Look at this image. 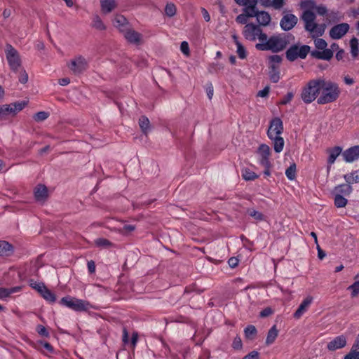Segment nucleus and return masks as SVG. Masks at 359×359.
<instances>
[{
	"label": "nucleus",
	"instance_id": "obj_19",
	"mask_svg": "<svg viewBox=\"0 0 359 359\" xmlns=\"http://www.w3.org/2000/svg\"><path fill=\"white\" fill-rule=\"evenodd\" d=\"M113 25L121 33H123L129 27L127 19L121 15H117L114 17Z\"/></svg>",
	"mask_w": 359,
	"mask_h": 359
},
{
	"label": "nucleus",
	"instance_id": "obj_10",
	"mask_svg": "<svg viewBox=\"0 0 359 359\" xmlns=\"http://www.w3.org/2000/svg\"><path fill=\"white\" fill-rule=\"evenodd\" d=\"M310 51V46L303 45L299 47L297 45H293L286 51V57L289 61H294L298 57L304 59Z\"/></svg>",
	"mask_w": 359,
	"mask_h": 359
},
{
	"label": "nucleus",
	"instance_id": "obj_24",
	"mask_svg": "<svg viewBox=\"0 0 359 359\" xmlns=\"http://www.w3.org/2000/svg\"><path fill=\"white\" fill-rule=\"evenodd\" d=\"M257 4V0H251L248 5L244 6L243 13L248 15V18L255 17L257 13L256 9Z\"/></svg>",
	"mask_w": 359,
	"mask_h": 359
},
{
	"label": "nucleus",
	"instance_id": "obj_20",
	"mask_svg": "<svg viewBox=\"0 0 359 359\" xmlns=\"http://www.w3.org/2000/svg\"><path fill=\"white\" fill-rule=\"evenodd\" d=\"M327 153L329 154V156L327 158L328 163V169L335 162L337 158L341 154H342V148L340 147H334L333 148H330L327 149Z\"/></svg>",
	"mask_w": 359,
	"mask_h": 359
},
{
	"label": "nucleus",
	"instance_id": "obj_35",
	"mask_svg": "<svg viewBox=\"0 0 359 359\" xmlns=\"http://www.w3.org/2000/svg\"><path fill=\"white\" fill-rule=\"evenodd\" d=\"M347 203L348 201L345 197L340 194H334V203L337 208H344Z\"/></svg>",
	"mask_w": 359,
	"mask_h": 359
},
{
	"label": "nucleus",
	"instance_id": "obj_49",
	"mask_svg": "<svg viewBox=\"0 0 359 359\" xmlns=\"http://www.w3.org/2000/svg\"><path fill=\"white\" fill-rule=\"evenodd\" d=\"M37 344L43 346L50 353H53L54 352L53 347L48 342L43 341H37Z\"/></svg>",
	"mask_w": 359,
	"mask_h": 359
},
{
	"label": "nucleus",
	"instance_id": "obj_55",
	"mask_svg": "<svg viewBox=\"0 0 359 359\" xmlns=\"http://www.w3.org/2000/svg\"><path fill=\"white\" fill-rule=\"evenodd\" d=\"M284 6V0H272V7L275 9H280Z\"/></svg>",
	"mask_w": 359,
	"mask_h": 359
},
{
	"label": "nucleus",
	"instance_id": "obj_37",
	"mask_svg": "<svg viewBox=\"0 0 359 359\" xmlns=\"http://www.w3.org/2000/svg\"><path fill=\"white\" fill-rule=\"evenodd\" d=\"M351 53L353 57L358 55V41L356 38L353 37L350 41Z\"/></svg>",
	"mask_w": 359,
	"mask_h": 359
},
{
	"label": "nucleus",
	"instance_id": "obj_17",
	"mask_svg": "<svg viewBox=\"0 0 359 359\" xmlns=\"http://www.w3.org/2000/svg\"><path fill=\"white\" fill-rule=\"evenodd\" d=\"M344 160L347 163H351L359 158V146H354L345 150L342 153Z\"/></svg>",
	"mask_w": 359,
	"mask_h": 359
},
{
	"label": "nucleus",
	"instance_id": "obj_7",
	"mask_svg": "<svg viewBox=\"0 0 359 359\" xmlns=\"http://www.w3.org/2000/svg\"><path fill=\"white\" fill-rule=\"evenodd\" d=\"M60 304L75 311H85L91 308L90 304L85 300L66 296L62 297Z\"/></svg>",
	"mask_w": 359,
	"mask_h": 359
},
{
	"label": "nucleus",
	"instance_id": "obj_23",
	"mask_svg": "<svg viewBox=\"0 0 359 359\" xmlns=\"http://www.w3.org/2000/svg\"><path fill=\"white\" fill-rule=\"evenodd\" d=\"M353 191L351 185L347 184H341L337 185L334 189V194H340L341 196H349Z\"/></svg>",
	"mask_w": 359,
	"mask_h": 359
},
{
	"label": "nucleus",
	"instance_id": "obj_32",
	"mask_svg": "<svg viewBox=\"0 0 359 359\" xmlns=\"http://www.w3.org/2000/svg\"><path fill=\"white\" fill-rule=\"evenodd\" d=\"M242 177L246 181H252L257 179L259 175L249 168H243L242 170Z\"/></svg>",
	"mask_w": 359,
	"mask_h": 359
},
{
	"label": "nucleus",
	"instance_id": "obj_13",
	"mask_svg": "<svg viewBox=\"0 0 359 359\" xmlns=\"http://www.w3.org/2000/svg\"><path fill=\"white\" fill-rule=\"evenodd\" d=\"M349 25L347 23H341L334 26L330 31V36L333 39H339L342 38L348 31Z\"/></svg>",
	"mask_w": 359,
	"mask_h": 359
},
{
	"label": "nucleus",
	"instance_id": "obj_3",
	"mask_svg": "<svg viewBox=\"0 0 359 359\" xmlns=\"http://www.w3.org/2000/svg\"><path fill=\"white\" fill-rule=\"evenodd\" d=\"M284 127L282 120L276 117L271 119L267 130V136L272 141L273 149L276 153H280L284 148V139L281 137Z\"/></svg>",
	"mask_w": 359,
	"mask_h": 359
},
{
	"label": "nucleus",
	"instance_id": "obj_41",
	"mask_svg": "<svg viewBox=\"0 0 359 359\" xmlns=\"http://www.w3.org/2000/svg\"><path fill=\"white\" fill-rule=\"evenodd\" d=\"M359 350L352 346L350 352L344 356V359H359Z\"/></svg>",
	"mask_w": 359,
	"mask_h": 359
},
{
	"label": "nucleus",
	"instance_id": "obj_50",
	"mask_svg": "<svg viewBox=\"0 0 359 359\" xmlns=\"http://www.w3.org/2000/svg\"><path fill=\"white\" fill-rule=\"evenodd\" d=\"M269 63L270 66L274 64L276 66H278V65L281 62L282 58L280 56L278 55H273L269 57Z\"/></svg>",
	"mask_w": 359,
	"mask_h": 359
},
{
	"label": "nucleus",
	"instance_id": "obj_39",
	"mask_svg": "<svg viewBox=\"0 0 359 359\" xmlns=\"http://www.w3.org/2000/svg\"><path fill=\"white\" fill-rule=\"evenodd\" d=\"M176 6L172 3H168L165 8V13L168 17H173L176 14Z\"/></svg>",
	"mask_w": 359,
	"mask_h": 359
},
{
	"label": "nucleus",
	"instance_id": "obj_52",
	"mask_svg": "<svg viewBox=\"0 0 359 359\" xmlns=\"http://www.w3.org/2000/svg\"><path fill=\"white\" fill-rule=\"evenodd\" d=\"M31 287L36 290L39 293H41L43 290L46 287L43 283H33L30 284Z\"/></svg>",
	"mask_w": 359,
	"mask_h": 359
},
{
	"label": "nucleus",
	"instance_id": "obj_5",
	"mask_svg": "<svg viewBox=\"0 0 359 359\" xmlns=\"http://www.w3.org/2000/svg\"><path fill=\"white\" fill-rule=\"evenodd\" d=\"M320 96V78L308 81L302 88L301 98L306 104H310Z\"/></svg>",
	"mask_w": 359,
	"mask_h": 359
},
{
	"label": "nucleus",
	"instance_id": "obj_54",
	"mask_svg": "<svg viewBox=\"0 0 359 359\" xmlns=\"http://www.w3.org/2000/svg\"><path fill=\"white\" fill-rule=\"evenodd\" d=\"M180 50L182 53H184L185 55L188 56L189 55V44L187 41H182L180 45Z\"/></svg>",
	"mask_w": 359,
	"mask_h": 359
},
{
	"label": "nucleus",
	"instance_id": "obj_15",
	"mask_svg": "<svg viewBox=\"0 0 359 359\" xmlns=\"http://www.w3.org/2000/svg\"><path fill=\"white\" fill-rule=\"evenodd\" d=\"M125 39L128 42L138 45L141 43L142 35L135 30L130 28V27L123 33Z\"/></svg>",
	"mask_w": 359,
	"mask_h": 359
},
{
	"label": "nucleus",
	"instance_id": "obj_60",
	"mask_svg": "<svg viewBox=\"0 0 359 359\" xmlns=\"http://www.w3.org/2000/svg\"><path fill=\"white\" fill-rule=\"evenodd\" d=\"M28 81V75L25 70H22L20 72V76L19 78V81L22 83H25Z\"/></svg>",
	"mask_w": 359,
	"mask_h": 359
},
{
	"label": "nucleus",
	"instance_id": "obj_53",
	"mask_svg": "<svg viewBox=\"0 0 359 359\" xmlns=\"http://www.w3.org/2000/svg\"><path fill=\"white\" fill-rule=\"evenodd\" d=\"M248 15H245L244 13H242L236 17V21L238 24L246 25L248 22Z\"/></svg>",
	"mask_w": 359,
	"mask_h": 359
},
{
	"label": "nucleus",
	"instance_id": "obj_64",
	"mask_svg": "<svg viewBox=\"0 0 359 359\" xmlns=\"http://www.w3.org/2000/svg\"><path fill=\"white\" fill-rule=\"evenodd\" d=\"M316 9L318 13L320 15H324L327 13V8L323 6H317Z\"/></svg>",
	"mask_w": 359,
	"mask_h": 359
},
{
	"label": "nucleus",
	"instance_id": "obj_51",
	"mask_svg": "<svg viewBox=\"0 0 359 359\" xmlns=\"http://www.w3.org/2000/svg\"><path fill=\"white\" fill-rule=\"evenodd\" d=\"M36 331L38 334L42 337H49V332L46 330V328L41 325H39L36 327Z\"/></svg>",
	"mask_w": 359,
	"mask_h": 359
},
{
	"label": "nucleus",
	"instance_id": "obj_48",
	"mask_svg": "<svg viewBox=\"0 0 359 359\" xmlns=\"http://www.w3.org/2000/svg\"><path fill=\"white\" fill-rule=\"evenodd\" d=\"M294 97V94L292 92H288L280 101L279 104L282 105H285L291 102Z\"/></svg>",
	"mask_w": 359,
	"mask_h": 359
},
{
	"label": "nucleus",
	"instance_id": "obj_62",
	"mask_svg": "<svg viewBox=\"0 0 359 359\" xmlns=\"http://www.w3.org/2000/svg\"><path fill=\"white\" fill-rule=\"evenodd\" d=\"M228 264L231 268H235L238 264V259L236 257H231L228 261Z\"/></svg>",
	"mask_w": 359,
	"mask_h": 359
},
{
	"label": "nucleus",
	"instance_id": "obj_40",
	"mask_svg": "<svg viewBox=\"0 0 359 359\" xmlns=\"http://www.w3.org/2000/svg\"><path fill=\"white\" fill-rule=\"evenodd\" d=\"M95 244L98 247H102V248H109L112 246V243L107 239L100 238L95 240Z\"/></svg>",
	"mask_w": 359,
	"mask_h": 359
},
{
	"label": "nucleus",
	"instance_id": "obj_57",
	"mask_svg": "<svg viewBox=\"0 0 359 359\" xmlns=\"http://www.w3.org/2000/svg\"><path fill=\"white\" fill-rule=\"evenodd\" d=\"M272 313L273 310L270 307H266L260 312L259 316L262 318H264L269 316Z\"/></svg>",
	"mask_w": 359,
	"mask_h": 359
},
{
	"label": "nucleus",
	"instance_id": "obj_33",
	"mask_svg": "<svg viewBox=\"0 0 359 359\" xmlns=\"http://www.w3.org/2000/svg\"><path fill=\"white\" fill-rule=\"evenodd\" d=\"M44 299L46 301L54 303L56 300L55 295L53 292H52L49 289L46 287L43 290V291L39 293Z\"/></svg>",
	"mask_w": 359,
	"mask_h": 359
},
{
	"label": "nucleus",
	"instance_id": "obj_38",
	"mask_svg": "<svg viewBox=\"0 0 359 359\" xmlns=\"http://www.w3.org/2000/svg\"><path fill=\"white\" fill-rule=\"evenodd\" d=\"M285 175L290 180H293L296 177V165L292 163L285 170Z\"/></svg>",
	"mask_w": 359,
	"mask_h": 359
},
{
	"label": "nucleus",
	"instance_id": "obj_56",
	"mask_svg": "<svg viewBox=\"0 0 359 359\" xmlns=\"http://www.w3.org/2000/svg\"><path fill=\"white\" fill-rule=\"evenodd\" d=\"M259 353L256 351H251L243 358V359H259Z\"/></svg>",
	"mask_w": 359,
	"mask_h": 359
},
{
	"label": "nucleus",
	"instance_id": "obj_63",
	"mask_svg": "<svg viewBox=\"0 0 359 359\" xmlns=\"http://www.w3.org/2000/svg\"><path fill=\"white\" fill-rule=\"evenodd\" d=\"M9 296V292L7 288L0 287V299H4Z\"/></svg>",
	"mask_w": 359,
	"mask_h": 359
},
{
	"label": "nucleus",
	"instance_id": "obj_9",
	"mask_svg": "<svg viewBox=\"0 0 359 359\" xmlns=\"http://www.w3.org/2000/svg\"><path fill=\"white\" fill-rule=\"evenodd\" d=\"M5 53L11 69L14 72H18L21 67V60L18 50L11 44H7Z\"/></svg>",
	"mask_w": 359,
	"mask_h": 359
},
{
	"label": "nucleus",
	"instance_id": "obj_43",
	"mask_svg": "<svg viewBox=\"0 0 359 359\" xmlns=\"http://www.w3.org/2000/svg\"><path fill=\"white\" fill-rule=\"evenodd\" d=\"M348 290H351V296L353 297L359 295V280L354 282L348 287Z\"/></svg>",
	"mask_w": 359,
	"mask_h": 359
},
{
	"label": "nucleus",
	"instance_id": "obj_6",
	"mask_svg": "<svg viewBox=\"0 0 359 359\" xmlns=\"http://www.w3.org/2000/svg\"><path fill=\"white\" fill-rule=\"evenodd\" d=\"M27 101H20L0 106V119L6 120L15 116L27 105Z\"/></svg>",
	"mask_w": 359,
	"mask_h": 359
},
{
	"label": "nucleus",
	"instance_id": "obj_1",
	"mask_svg": "<svg viewBox=\"0 0 359 359\" xmlns=\"http://www.w3.org/2000/svg\"><path fill=\"white\" fill-rule=\"evenodd\" d=\"M340 93L337 83L320 78V96L317 99V102L319 104L334 102L339 97Z\"/></svg>",
	"mask_w": 359,
	"mask_h": 359
},
{
	"label": "nucleus",
	"instance_id": "obj_8",
	"mask_svg": "<svg viewBox=\"0 0 359 359\" xmlns=\"http://www.w3.org/2000/svg\"><path fill=\"white\" fill-rule=\"evenodd\" d=\"M243 35L246 40L255 41L257 39L262 43L265 39V33H264L259 25L253 23H248L245 25L243 29Z\"/></svg>",
	"mask_w": 359,
	"mask_h": 359
},
{
	"label": "nucleus",
	"instance_id": "obj_14",
	"mask_svg": "<svg viewBox=\"0 0 359 359\" xmlns=\"http://www.w3.org/2000/svg\"><path fill=\"white\" fill-rule=\"evenodd\" d=\"M298 19L293 14L285 15L280 22L281 28L285 31L292 29L297 23Z\"/></svg>",
	"mask_w": 359,
	"mask_h": 359
},
{
	"label": "nucleus",
	"instance_id": "obj_42",
	"mask_svg": "<svg viewBox=\"0 0 359 359\" xmlns=\"http://www.w3.org/2000/svg\"><path fill=\"white\" fill-rule=\"evenodd\" d=\"M245 335L247 338L251 339L257 333V330L254 325H248L244 330Z\"/></svg>",
	"mask_w": 359,
	"mask_h": 359
},
{
	"label": "nucleus",
	"instance_id": "obj_59",
	"mask_svg": "<svg viewBox=\"0 0 359 359\" xmlns=\"http://www.w3.org/2000/svg\"><path fill=\"white\" fill-rule=\"evenodd\" d=\"M232 346L235 349L241 348L242 347V341H241V338H239V337L235 338L233 341Z\"/></svg>",
	"mask_w": 359,
	"mask_h": 359
},
{
	"label": "nucleus",
	"instance_id": "obj_58",
	"mask_svg": "<svg viewBox=\"0 0 359 359\" xmlns=\"http://www.w3.org/2000/svg\"><path fill=\"white\" fill-rule=\"evenodd\" d=\"M270 88L269 86H266L263 90H259L257 93V96L262 97H266L268 96L269 93Z\"/></svg>",
	"mask_w": 359,
	"mask_h": 359
},
{
	"label": "nucleus",
	"instance_id": "obj_21",
	"mask_svg": "<svg viewBox=\"0 0 359 359\" xmlns=\"http://www.w3.org/2000/svg\"><path fill=\"white\" fill-rule=\"evenodd\" d=\"M34 196L37 201H44L48 197V189L45 185L39 184L34 189Z\"/></svg>",
	"mask_w": 359,
	"mask_h": 359
},
{
	"label": "nucleus",
	"instance_id": "obj_61",
	"mask_svg": "<svg viewBox=\"0 0 359 359\" xmlns=\"http://www.w3.org/2000/svg\"><path fill=\"white\" fill-rule=\"evenodd\" d=\"M88 269L90 273H93L95 271V264L93 260L88 261Z\"/></svg>",
	"mask_w": 359,
	"mask_h": 359
},
{
	"label": "nucleus",
	"instance_id": "obj_25",
	"mask_svg": "<svg viewBox=\"0 0 359 359\" xmlns=\"http://www.w3.org/2000/svg\"><path fill=\"white\" fill-rule=\"evenodd\" d=\"M258 23L262 26H266L271 22V16L266 11H257L255 16Z\"/></svg>",
	"mask_w": 359,
	"mask_h": 359
},
{
	"label": "nucleus",
	"instance_id": "obj_44",
	"mask_svg": "<svg viewBox=\"0 0 359 359\" xmlns=\"http://www.w3.org/2000/svg\"><path fill=\"white\" fill-rule=\"evenodd\" d=\"M223 68L224 66L219 62L212 63L208 66V72L211 74H213L217 72L218 71L222 69Z\"/></svg>",
	"mask_w": 359,
	"mask_h": 359
},
{
	"label": "nucleus",
	"instance_id": "obj_29",
	"mask_svg": "<svg viewBox=\"0 0 359 359\" xmlns=\"http://www.w3.org/2000/svg\"><path fill=\"white\" fill-rule=\"evenodd\" d=\"M278 330H277L276 326H272L268 332L267 337L266 339V344H272L275 341L276 337H278Z\"/></svg>",
	"mask_w": 359,
	"mask_h": 359
},
{
	"label": "nucleus",
	"instance_id": "obj_18",
	"mask_svg": "<svg viewBox=\"0 0 359 359\" xmlns=\"http://www.w3.org/2000/svg\"><path fill=\"white\" fill-rule=\"evenodd\" d=\"M313 302V297L311 296L306 297L300 304L298 309L294 313V318L296 319L300 318L308 310L310 305Z\"/></svg>",
	"mask_w": 359,
	"mask_h": 359
},
{
	"label": "nucleus",
	"instance_id": "obj_45",
	"mask_svg": "<svg viewBox=\"0 0 359 359\" xmlns=\"http://www.w3.org/2000/svg\"><path fill=\"white\" fill-rule=\"evenodd\" d=\"M248 214L257 221H263L264 219V215L255 210H249Z\"/></svg>",
	"mask_w": 359,
	"mask_h": 359
},
{
	"label": "nucleus",
	"instance_id": "obj_46",
	"mask_svg": "<svg viewBox=\"0 0 359 359\" xmlns=\"http://www.w3.org/2000/svg\"><path fill=\"white\" fill-rule=\"evenodd\" d=\"M48 117V113L46 111H39L34 114V119L37 121H43Z\"/></svg>",
	"mask_w": 359,
	"mask_h": 359
},
{
	"label": "nucleus",
	"instance_id": "obj_28",
	"mask_svg": "<svg viewBox=\"0 0 359 359\" xmlns=\"http://www.w3.org/2000/svg\"><path fill=\"white\" fill-rule=\"evenodd\" d=\"M344 178L348 184L359 183V169L344 175Z\"/></svg>",
	"mask_w": 359,
	"mask_h": 359
},
{
	"label": "nucleus",
	"instance_id": "obj_16",
	"mask_svg": "<svg viewBox=\"0 0 359 359\" xmlns=\"http://www.w3.org/2000/svg\"><path fill=\"white\" fill-rule=\"evenodd\" d=\"M346 338L344 335H339L330 341L327 344V348L329 351H333L344 348L346 346Z\"/></svg>",
	"mask_w": 359,
	"mask_h": 359
},
{
	"label": "nucleus",
	"instance_id": "obj_36",
	"mask_svg": "<svg viewBox=\"0 0 359 359\" xmlns=\"http://www.w3.org/2000/svg\"><path fill=\"white\" fill-rule=\"evenodd\" d=\"M139 125L142 132L147 134L150 125L149 118L144 116H141L139 119Z\"/></svg>",
	"mask_w": 359,
	"mask_h": 359
},
{
	"label": "nucleus",
	"instance_id": "obj_34",
	"mask_svg": "<svg viewBox=\"0 0 359 359\" xmlns=\"http://www.w3.org/2000/svg\"><path fill=\"white\" fill-rule=\"evenodd\" d=\"M92 27L97 30H104L106 27L102 20L98 15H94L93 18Z\"/></svg>",
	"mask_w": 359,
	"mask_h": 359
},
{
	"label": "nucleus",
	"instance_id": "obj_27",
	"mask_svg": "<svg viewBox=\"0 0 359 359\" xmlns=\"http://www.w3.org/2000/svg\"><path fill=\"white\" fill-rule=\"evenodd\" d=\"M100 4L104 13H109L116 8L115 0H100Z\"/></svg>",
	"mask_w": 359,
	"mask_h": 359
},
{
	"label": "nucleus",
	"instance_id": "obj_11",
	"mask_svg": "<svg viewBox=\"0 0 359 359\" xmlns=\"http://www.w3.org/2000/svg\"><path fill=\"white\" fill-rule=\"evenodd\" d=\"M67 67L74 74L78 75L85 72L88 65L85 57L78 55L67 63Z\"/></svg>",
	"mask_w": 359,
	"mask_h": 359
},
{
	"label": "nucleus",
	"instance_id": "obj_47",
	"mask_svg": "<svg viewBox=\"0 0 359 359\" xmlns=\"http://www.w3.org/2000/svg\"><path fill=\"white\" fill-rule=\"evenodd\" d=\"M314 44L316 48L318 50L325 49L327 46L326 41L323 39H316L314 40Z\"/></svg>",
	"mask_w": 359,
	"mask_h": 359
},
{
	"label": "nucleus",
	"instance_id": "obj_4",
	"mask_svg": "<svg viewBox=\"0 0 359 359\" xmlns=\"http://www.w3.org/2000/svg\"><path fill=\"white\" fill-rule=\"evenodd\" d=\"M301 18L304 22L305 29L311 33L312 38L321 36L324 34L326 26L325 24L318 25L315 22L316 15L313 12L306 10Z\"/></svg>",
	"mask_w": 359,
	"mask_h": 359
},
{
	"label": "nucleus",
	"instance_id": "obj_30",
	"mask_svg": "<svg viewBox=\"0 0 359 359\" xmlns=\"http://www.w3.org/2000/svg\"><path fill=\"white\" fill-rule=\"evenodd\" d=\"M269 78L273 83H277L279 81L280 72L278 70V66H276L273 64L269 67Z\"/></svg>",
	"mask_w": 359,
	"mask_h": 359
},
{
	"label": "nucleus",
	"instance_id": "obj_2",
	"mask_svg": "<svg viewBox=\"0 0 359 359\" xmlns=\"http://www.w3.org/2000/svg\"><path fill=\"white\" fill-rule=\"evenodd\" d=\"M287 36L285 34H274L269 38L265 34V39L262 43L255 45L259 50H271L273 53H278L284 50L289 43Z\"/></svg>",
	"mask_w": 359,
	"mask_h": 359
},
{
	"label": "nucleus",
	"instance_id": "obj_12",
	"mask_svg": "<svg viewBox=\"0 0 359 359\" xmlns=\"http://www.w3.org/2000/svg\"><path fill=\"white\" fill-rule=\"evenodd\" d=\"M258 154V162L259 165L269 166L271 163L269 157L271 156V149L266 144H262L259 146L257 151Z\"/></svg>",
	"mask_w": 359,
	"mask_h": 359
},
{
	"label": "nucleus",
	"instance_id": "obj_26",
	"mask_svg": "<svg viewBox=\"0 0 359 359\" xmlns=\"http://www.w3.org/2000/svg\"><path fill=\"white\" fill-rule=\"evenodd\" d=\"M232 39L236 46V53L241 59H245L247 57V52L245 47L239 41L238 38L236 35H233Z\"/></svg>",
	"mask_w": 359,
	"mask_h": 359
},
{
	"label": "nucleus",
	"instance_id": "obj_31",
	"mask_svg": "<svg viewBox=\"0 0 359 359\" xmlns=\"http://www.w3.org/2000/svg\"><path fill=\"white\" fill-rule=\"evenodd\" d=\"M13 252V246L6 241H0V256H8Z\"/></svg>",
	"mask_w": 359,
	"mask_h": 359
},
{
	"label": "nucleus",
	"instance_id": "obj_22",
	"mask_svg": "<svg viewBox=\"0 0 359 359\" xmlns=\"http://www.w3.org/2000/svg\"><path fill=\"white\" fill-rule=\"evenodd\" d=\"M311 56L320 60H329L333 56V52L327 48L323 49L322 51L313 50L311 53Z\"/></svg>",
	"mask_w": 359,
	"mask_h": 359
}]
</instances>
